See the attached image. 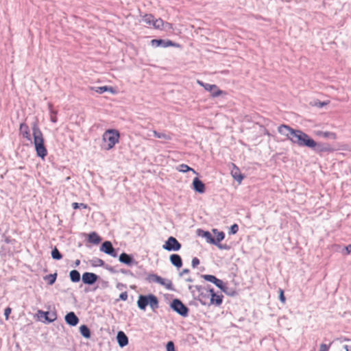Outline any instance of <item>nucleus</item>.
Masks as SVG:
<instances>
[{"mask_svg": "<svg viewBox=\"0 0 351 351\" xmlns=\"http://www.w3.org/2000/svg\"><path fill=\"white\" fill-rule=\"evenodd\" d=\"M201 277L206 281L213 283L216 287L217 285H219L220 279L217 278L214 275L210 274H202Z\"/></svg>", "mask_w": 351, "mask_h": 351, "instance_id": "obj_32", "label": "nucleus"}, {"mask_svg": "<svg viewBox=\"0 0 351 351\" xmlns=\"http://www.w3.org/2000/svg\"><path fill=\"white\" fill-rule=\"evenodd\" d=\"M232 165H234V169L232 170L231 175L235 180L241 183L244 178V176L240 172L239 169L234 164Z\"/></svg>", "mask_w": 351, "mask_h": 351, "instance_id": "obj_28", "label": "nucleus"}, {"mask_svg": "<svg viewBox=\"0 0 351 351\" xmlns=\"http://www.w3.org/2000/svg\"><path fill=\"white\" fill-rule=\"evenodd\" d=\"M177 169L179 171L183 172V173H186V172L191 171L194 173H197L196 171L193 168L189 167L187 165H185V164L179 165L177 167Z\"/></svg>", "mask_w": 351, "mask_h": 351, "instance_id": "obj_37", "label": "nucleus"}, {"mask_svg": "<svg viewBox=\"0 0 351 351\" xmlns=\"http://www.w3.org/2000/svg\"><path fill=\"white\" fill-rule=\"evenodd\" d=\"M99 279V276L93 272H84L82 276V282L87 285H93Z\"/></svg>", "mask_w": 351, "mask_h": 351, "instance_id": "obj_13", "label": "nucleus"}, {"mask_svg": "<svg viewBox=\"0 0 351 351\" xmlns=\"http://www.w3.org/2000/svg\"><path fill=\"white\" fill-rule=\"evenodd\" d=\"M193 189L198 193L202 194L206 191V186L204 183L197 177H195L193 180L192 182Z\"/></svg>", "mask_w": 351, "mask_h": 351, "instance_id": "obj_17", "label": "nucleus"}, {"mask_svg": "<svg viewBox=\"0 0 351 351\" xmlns=\"http://www.w3.org/2000/svg\"><path fill=\"white\" fill-rule=\"evenodd\" d=\"M118 250L115 249L110 241H106L100 246V251L114 258L118 256Z\"/></svg>", "mask_w": 351, "mask_h": 351, "instance_id": "obj_11", "label": "nucleus"}, {"mask_svg": "<svg viewBox=\"0 0 351 351\" xmlns=\"http://www.w3.org/2000/svg\"><path fill=\"white\" fill-rule=\"evenodd\" d=\"M48 109H49V114H50V121L52 123H56L58 121V119L56 117L58 112L53 109V104L51 103H48Z\"/></svg>", "mask_w": 351, "mask_h": 351, "instance_id": "obj_34", "label": "nucleus"}, {"mask_svg": "<svg viewBox=\"0 0 351 351\" xmlns=\"http://www.w3.org/2000/svg\"><path fill=\"white\" fill-rule=\"evenodd\" d=\"M146 280L149 282H154L158 283L160 285H164V281L166 279L162 278V277L158 276L157 274H149L147 275Z\"/></svg>", "mask_w": 351, "mask_h": 351, "instance_id": "obj_27", "label": "nucleus"}, {"mask_svg": "<svg viewBox=\"0 0 351 351\" xmlns=\"http://www.w3.org/2000/svg\"><path fill=\"white\" fill-rule=\"evenodd\" d=\"M223 295L221 293H213L208 303V306L215 305L219 306L223 302Z\"/></svg>", "mask_w": 351, "mask_h": 351, "instance_id": "obj_20", "label": "nucleus"}, {"mask_svg": "<svg viewBox=\"0 0 351 351\" xmlns=\"http://www.w3.org/2000/svg\"><path fill=\"white\" fill-rule=\"evenodd\" d=\"M312 138L306 133L301 130L295 129L293 133L292 136L290 138V141L299 147H304L309 148Z\"/></svg>", "mask_w": 351, "mask_h": 351, "instance_id": "obj_4", "label": "nucleus"}, {"mask_svg": "<svg viewBox=\"0 0 351 351\" xmlns=\"http://www.w3.org/2000/svg\"><path fill=\"white\" fill-rule=\"evenodd\" d=\"M162 286H164L167 289L173 291L174 290V287L173 285V283L171 280L166 279L164 281V285H162Z\"/></svg>", "mask_w": 351, "mask_h": 351, "instance_id": "obj_40", "label": "nucleus"}, {"mask_svg": "<svg viewBox=\"0 0 351 351\" xmlns=\"http://www.w3.org/2000/svg\"><path fill=\"white\" fill-rule=\"evenodd\" d=\"M169 261L171 263L178 269L182 266V259L181 256L178 254H171L169 256Z\"/></svg>", "mask_w": 351, "mask_h": 351, "instance_id": "obj_24", "label": "nucleus"}, {"mask_svg": "<svg viewBox=\"0 0 351 351\" xmlns=\"http://www.w3.org/2000/svg\"><path fill=\"white\" fill-rule=\"evenodd\" d=\"M80 264V261L79 259H77L75 262H74V266L75 267H77L79 266Z\"/></svg>", "mask_w": 351, "mask_h": 351, "instance_id": "obj_60", "label": "nucleus"}, {"mask_svg": "<svg viewBox=\"0 0 351 351\" xmlns=\"http://www.w3.org/2000/svg\"><path fill=\"white\" fill-rule=\"evenodd\" d=\"M143 20L148 25H152L153 22H154V16L153 14H145L143 17Z\"/></svg>", "mask_w": 351, "mask_h": 351, "instance_id": "obj_39", "label": "nucleus"}, {"mask_svg": "<svg viewBox=\"0 0 351 351\" xmlns=\"http://www.w3.org/2000/svg\"><path fill=\"white\" fill-rule=\"evenodd\" d=\"M189 289L191 291L195 300H197L202 305H207L209 301V294L206 291L205 287L202 285H189Z\"/></svg>", "mask_w": 351, "mask_h": 351, "instance_id": "obj_5", "label": "nucleus"}, {"mask_svg": "<svg viewBox=\"0 0 351 351\" xmlns=\"http://www.w3.org/2000/svg\"><path fill=\"white\" fill-rule=\"evenodd\" d=\"M199 260L198 258L197 257H194L193 259H192V261H191V265L193 267V268H195L197 267V265H199Z\"/></svg>", "mask_w": 351, "mask_h": 351, "instance_id": "obj_50", "label": "nucleus"}, {"mask_svg": "<svg viewBox=\"0 0 351 351\" xmlns=\"http://www.w3.org/2000/svg\"><path fill=\"white\" fill-rule=\"evenodd\" d=\"M186 281L189 282H192L193 281V280L191 277H189L186 279Z\"/></svg>", "mask_w": 351, "mask_h": 351, "instance_id": "obj_61", "label": "nucleus"}, {"mask_svg": "<svg viewBox=\"0 0 351 351\" xmlns=\"http://www.w3.org/2000/svg\"><path fill=\"white\" fill-rule=\"evenodd\" d=\"M331 344H332V343H330L329 345H326L325 343H322L319 346V351H328Z\"/></svg>", "mask_w": 351, "mask_h": 351, "instance_id": "obj_49", "label": "nucleus"}, {"mask_svg": "<svg viewBox=\"0 0 351 351\" xmlns=\"http://www.w3.org/2000/svg\"><path fill=\"white\" fill-rule=\"evenodd\" d=\"M197 83L207 91L210 93V95L213 97H217L221 95H226V93L220 90L219 87L216 84H210L208 83H204L202 81L198 80Z\"/></svg>", "mask_w": 351, "mask_h": 351, "instance_id": "obj_9", "label": "nucleus"}, {"mask_svg": "<svg viewBox=\"0 0 351 351\" xmlns=\"http://www.w3.org/2000/svg\"><path fill=\"white\" fill-rule=\"evenodd\" d=\"M181 247V243L172 236L169 237L162 245V248L168 252H178Z\"/></svg>", "mask_w": 351, "mask_h": 351, "instance_id": "obj_10", "label": "nucleus"}, {"mask_svg": "<svg viewBox=\"0 0 351 351\" xmlns=\"http://www.w3.org/2000/svg\"><path fill=\"white\" fill-rule=\"evenodd\" d=\"M278 293H279L278 298H279L280 301L282 304H285L286 302V298L284 294V291L282 289H279Z\"/></svg>", "mask_w": 351, "mask_h": 351, "instance_id": "obj_47", "label": "nucleus"}, {"mask_svg": "<svg viewBox=\"0 0 351 351\" xmlns=\"http://www.w3.org/2000/svg\"><path fill=\"white\" fill-rule=\"evenodd\" d=\"M38 320L45 324H50L53 322L57 319V313L56 311H44L38 310L37 313Z\"/></svg>", "mask_w": 351, "mask_h": 351, "instance_id": "obj_8", "label": "nucleus"}, {"mask_svg": "<svg viewBox=\"0 0 351 351\" xmlns=\"http://www.w3.org/2000/svg\"><path fill=\"white\" fill-rule=\"evenodd\" d=\"M312 143L310 144L309 148L315 153L322 154L324 152H333L335 149L328 143L316 142L312 138Z\"/></svg>", "mask_w": 351, "mask_h": 351, "instance_id": "obj_7", "label": "nucleus"}, {"mask_svg": "<svg viewBox=\"0 0 351 351\" xmlns=\"http://www.w3.org/2000/svg\"><path fill=\"white\" fill-rule=\"evenodd\" d=\"M117 271H118V272H121L123 274L134 276L133 273L130 270H129V269H121L117 270Z\"/></svg>", "mask_w": 351, "mask_h": 351, "instance_id": "obj_48", "label": "nucleus"}, {"mask_svg": "<svg viewBox=\"0 0 351 351\" xmlns=\"http://www.w3.org/2000/svg\"><path fill=\"white\" fill-rule=\"evenodd\" d=\"M170 308L183 317H186L189 315V308L178 298H175L171 300L170 302Z\"/></svg>", "mask_w": 351, "mask_h": 351, "instance_id": "obj_6", "label": "nucleus"}, {"mask_svg": "<svg viewBox=\"0 0 351 351\" xmlns=\"http://www.w3.org/2000/svg\"><path fill=\"white\" fill-rule=\"evenodd\" d=\"M154 136L158 138H164L166 140L170 139V137L168 135H167L166 134L158 132L156 131L154 132Z\"/></svg>", "mask_w": 351, "mask_h": 351, "instance_id": "obj_41", "label": "nucleus"}, {"mask_svg": "<svg viewBox=\"0 0 351 351\" xmlns=\"http://www.w3.org/2000/svg\"><path fill=\"white\" fill-rule=\"evenodd\" d=\"M119 261L120 263L127 266L136 265L138 264V262L134 259L132 254H127L125 252H122L119 256Z\"/></svg>", "mask_w": 351, "mask_h": 351, "instance_id": "obj_14", "label": "nucleus"}, {"mask_svg": "<svg viewBox=\"0 0 351 351\" xmlns=\"http://www.w3.org/2000/svg\"><path fill=\"white\" fill-rule=\"evenodd\" d=\"M238 231H239V226L237 223H234L230 226V228L229 229L228 234H235L237 233Z\"/></svg>", "mask_w": 351, "mask_h": 351, "instance_id": "obj_42", "label": "nucleus"}, {"mask_svg": "<svg viewBox=\"0 0 351 351\" xmlns=\"http://www.w3.org/2000/svg\"><path fill=\"white\" fill-rule=\"evenodd\" d=\"M330 103V101H320L319 100L315 101L314 106H317L319 108H322L325 106H327Z\"/></svg>", "mask_w": 351, "mask_h": 351, "instance_id": "obj_46", "label": "nucleus"}, {"mask_svg": "<svg viewBox=\"0 0 351 351\" xmlns=\"http://www.w3.org/2000/svg\"><path fill=\"white\" fill-rule=\"evenodd\" d=\"M51 258L56 261H60L62 258L63 256L59 250L54 247L51 252Z\"/></svg>", "mask_w": 351, "mask_h": 351, "instance_id": "obj_36", "label": "nucleus"}, {"mask_svg": "<svg viewBox=\"0 0 351 351\" xmlns=\"http://www.w3.org/2000/svg\"><path fill=\"white\" fill-rule=\"evenodd\" d=\"M196 232L197 236L204 238L208 243L215 245V237L209 231L199 228Z\"/></svg>", "mask_w": 351, "mask_h": 351, "instance_id": "obj_18", "label": "nucleus"}, {"mask_svg": "<svg viewBox=\"0 0 351 351\" xmlns=\"http://www.w3.org/2000/svg\"><path fill=\"white\" fill-rule=\"evenodd\" d=\"M167 351H176L175 344L173 341H169L166 344Z\"/></svg>", "mask_w": 351, "mask_h": 351, "instance_id": "obj_45", "label": "nucleus"}, {"mask_svg": "<svg viewBox=\"0 0 351 351\" xmlns=\"http://www.w3.org/2000/svg\"><path fill=\"white\" fill-rule=\"evenodd\" d=\"M119 132L115 129L107 130L102 136L103 143L101 145L104 150H110L119 143Z\"/></svg>", "mask_w": 351, "mask_h": 351, "instance_id": "obj_3", "label": "nucleus"}, {"mask_svg": "<svg viewBox=\"0 0 351 351\" xmlns=\"http://www.w3.org/2000/svg\"><path fill=\"white\" fill-rule=\"evenodd\" d=\"M205 289L206 291H208V293L209 294V297L212 296V294L213 293H216L213 287H210V285H208L206 287H205Z\"/></svg>", "mask_w": 351, "mask_h": 351, "instance_id": "obj_51", "label": "nucleus"}, {"mask_svg": "<svg viewBox=\"0 0 351 351\" xmlns=\"http://www.w3.org/2000/svg\"><path fill=\"white\" fill-rule=\"evenodd\" d=\"M147 306H149L153 311L159 308V300L154 294L139 295L137 300V306L142 311H145Z\"/></svg>", "mask_w": 351, "mask_h": 351, "instance_id": "obj_2", "label": "nucleus"}, {"mask_svg": "<svg viewBox=\"0 0 351 351\" xmlns=\"http://www.w3.org/2000/svg\"><path fill=\"white\" fill-rule=\"evenodd\" d=\"M117 341L120 348L126 346L128 343V337L123 331H119L117 335Z\"/></svg>", "mask_w": 351, "mask_h": 351, "instance_id": "obj_22", "label": "nucleus"}, {"mask_svg": "<svg viewBox=\"0 0 351 351\" xmlns=\"http://www.w3.org/2000/svg\"><path fill=\"white\" fill-rule=\"evenodd\" d=\"M190 272V270L189 269H184L180 273V276H182L184 274H189Z\"/></svg>", "mask_w": 351, "mask_h": 351, "instance_id": "obj_57", "label": "nucleus"}, {"mask_svg": "<svg viewBox=\"0 0 351 351\" xmlns=\"http://www.w3.org/2000/svg\"><path fill=\"white\" fill-rule=\"evenodd\" d=\"M164 28L165 29H172L173 28V25L170 23H168V22H165V25H164Z\"/></svg>", "mask_w": 351, "mask_h": 351, "instance_id": "obj_56", "label": "nucleus"}, {"mask_svg": "<svg viewBox=\"0 0 351 351\" xmlns=\"http://www.w3.org/2000/svg\"><path fill=\"white\" fill-rule=\"evenodd\" d=\"M213 233L216 236L215 237V245H217L225 239V233L223 231H219L216 228L212 229Z\"/></svg>", "mask_w": 351, "mask_h": 351, "instance_id": "obj_29", "label": "nucleus"}, {"mask_svg": "<svg viewBox=\"0 0 351 351\" xmlns=\"http://www.w3.org/2000/svg\"><path fill=\"white\" fill-rule=\"evenodd\" d=\"M19 133L27 141L32 140L29 126L25 122L20 124Z\"/></svg>", "mask_w": 351, "mask_h": 351, "instance_id": "obj_23", "label": "nucleus"}, {"mask_svg": "<svg viewBox=\"0 0 351 351\" xmlns=\"http://www.w3.org/2000/svg\"><path fill=\"white\" fill-rule=\"evenodd\" d=\"M72 207L73 209L76 210L78 208H86L88 206L84 203L73 202L72 204Z\"/></svg>", "mask_w": 351, "mask_h": 351, "instance_id": "obj_43", "label": "nucleus"}, {"mask_svg": "<svg viewBox=\"0 0 351 351\" xmlns=\"http://www.w3.org/2000/svg\"><path fill=\"white\" fill-rule=\"evenodd\" d=\"M215 245L220 250H229L230 249L229 245H228L226 244H221V243H219V244Z\"/></svg>", "mask_w": 351, "mask_h": 351, "instance_id": "obj_53", "label": "nucleus"}, {"mask_svg": "<svg viewBox=\"0 0 351 351\" xmlns=\"http://www.w3.org/2000/svg\"><path fill=\"white\" fill-rule=\"evenodd\" d=\"M89 261H90L91 266H93V267H102L104 269H106V270H108V271H110L111 274L118 273V271L116 269V267H112V266H110V265L105 263V262L103 260H101L99 258L95 257L93 259L90 260Z\"/></svg>", "mask_w": 351, "mask_h": 351, "instance_id": "obj_12", "label": "nucleus"}, {"mask_svg": "<svg viewBox=\"0 0 351 351\" xmlns=\"http://www.w3.org/2000/svg\"><path fill=\"white\" fill-rule=\"evenodd\" d=\"M25 169V167H22V166H21V167H19V169Z\"/></svg>", "mask_w": 351, "mask_h": 351, "instance_id": "obj_63", "label": "nucleus"}, {"mask_svg": "<svg viewBox=\"0 0 351 351\" xmlns=\"http://www.w3.org/2000/svg\"><path fill=\"white\" fill-rule=\"evenodd\" d=\"M107 285H108V282H104L103 286L104 287H107Z\"/></svg>", "mask_w": 351, "mask_h": 351, "instance_id": "obj_62", "label": "nucleus"}, {"mask_svg": "<svg viewBox=\"0 0 351 351\" xmlns=\"http://www.w3.org/2000/svg\"><path fill=\"white\" fill-rule=\"evenodd\" d=\"M343 348L346 350V351H351V346H350L345 345Z\"/></svg>", "mask_w": 351, "mask_h": 351, "instance_id": "obj_59", "label": "nucleus"}, {"mask_svg": "<svg viewBox=\"0 0 351 351\" xmlns=\"http://www.w3.org/2000/svg\"><path fill=\"white\" fill-rule=\"evenodd\" d=\"M120 300H122V301H125L127 300L128 299V293L127 291H124V292H122L120 295H119V298Z\"/></svg>", "mask_w": 351, "mask_h": 351, "instance_id": "obj_52", "label": "nucleus"}, {"mask_svg": "<svg viewBox=\"0 0 351 351\" xmlns=\"http://www.w3.org/2000/svg\"><path fill=\"white\" fill-rule=\"evenodd\" d=\"M58 274L55 272L54 274H50L49 275H46L43 277L45 280L47 281V284L49 285H53L57 279Z\"/></svg>", "mask_w": 351, "mask_h": 351, "instance_id": "obj_35", "label": "nucleus"}, {"mask_svg": "<svg viewBox=\"0 0 351 351\" xmlns=\"http://www.w3.org/2000/svg\"><path fill=\"white\" fill-rule=\"evenodd\" d=\"M12 309L10 307H7L4 311V316L5 319L9 318L10 314L11 313Z\"/></svg>", "mask_w": 351, "mask_h": 351, "instance_id": "obj_54", "label": "nucleus"}, {"mask_svg": "<svg viewBox=\"0 0 351 351\" xmlns=\"http://www.w3.org/2000/svg\"><path fill=\"white\" fill-rule=\"evenodd\" d=\"M314 133L316 136L323 137L324 138L336 139L337 134L332 132H323L322 130H315Z\"/></svg>", "mask_w": 351, "mask_h": 351, "instance_id": "obj_25", "label": "nucleus"}, {"mask_svg": "<svg viewBox=\"0 0 351 351\" xmlns=\"http://www.w3.org/2000/svg\"><path fill=\"white\" fill-rule=\"evenodd\" d=\"M295 130V129H293L289 125L285 124H282L278 128V132L280 134L285 136L287 138L289 141Z\"/></svg>", "mask_w": 351, "mask_h": 351, "instance_id": "obj_16", "label": "nucleus"}, {"mask_svg": "<svg viewBox=\"0 0 351 351\" xmlns=\"http://www.w3.org/2000/svg\"><path fill=\"white\" fill-rule=\"evenodd\" d=\"M3 237L4 238L5 243L8 244L14 245L16 243L15 239H12L9 236H5V234H3Z\"/></svg>", "mask_w": 351, "mask_h": 351, "instance_id": "obj_44", "label": "nucleus"}, {"mask_svg": "<svg viewBox=\"0 0 351 351\" xmlns=\"http://www.w3.org/2000/svg\"><path fill=\"white\" fill-rule=\"evenodd\" d=\"M79 331L81 335L85 339H88L91 337V331L87 325H81L79 328Z\"/></svg>", "mask_w": 351, "mask_h": 351, "instance_id": "obj_30", "label": "nucleus"}, {"mask_svg": "<svg viewBox=\"0 0 351 351\" xmlns=\"http://www.w3.org/2000/svg\"><path fill=\"white\" fill-rule=\"evenodd\" d=\"M164 25H165V22L160 18H159L158 19H154V22L152 23V25L154 27V28L158 29H161L164 27Z\"/></svg>", "mask_w": 351, "mask_h": 351, "instance_id": "obj_38", "label": "nucleus"}, {"mask_svg": "<svg viewBox=\"0 0 351 351\" xmlns=\"http://www.w3.org/2000/svg\"><path fill=\"white\" fill-rule=\"evenodd\" d=\"M87 241L93 245H98L101 241V237L95 232L88 234Z\"/></svg>", "mask_w": 351, "mask_h": 351, "instance_id": "obj_26", "label": "nucleus"}, {"mask_svg": "<svg viewBox=\"0 0 351 351\" xmlns=\"http://www.w3.org/2000/svg\"><path fill=\"white\" fill-rule=\"evenodd\" d=\"M31 128L34 138L33 143L36 155L41 159H45L47 155V149L45 145V138L43 132L39 128L38 119L37 117H35L34 121L31 123Z\"/></svg>", "mask_w": 351, "mask_h": 351, "instance_id": "obj_1", "label": "nucleus"}, {"mask_svg": "<svg viewBox=\"0 0 351 351\" xmlns=\"http://www.w3.org/2000/svg\"><path fill=\"white\" fill-rule=\"evenodd\" d=\"M116 287L119 290H122L123 288H126V285L121 282H118Z\"/></svg>", "mask_w": 351, "mask_h": 351, "instance_id": "obj_55", "label": "nucleus"}, {"mask_svg": "<svg viewBox=\"0 0 351 351\" xmlns=\"http://www.w3.org/2000/svg\"><path fill=\"white\" fill-rule=\"evenodd\" d=\"M219 285H217V287H218L221 291H223L227 295L234 297L238 295L237 291H235L233 289L228 288L221 280L219 281Z\"/></svg>", "mask_w": 351, "mask_h": 351, "instance_id": "obj_21", "label": "nucleus"}, {"mask_svg": "<svg viewBox=\"0 0 351 351\" xmlns=\"http://www.w3.org/2000/svg\"><path fill=\"white\" fill-rule=\"evenodd\" d=\"M69 278L72 282H78L81 279L80 273L76 269H73L69 272Z\"/></svg>", "mask_w": 351, "mask_h": 351, "instance_id": "obj_33", "label": "nucleus"}, {"mask_svg": "<svg viewBox=\"0 0 351 351\" xmlns=\"http://www.w3.org/2000/svg\"><path fill=\"white\" fill-rule=\"evenodd\" d=\"M92 89L95 90L96 93H99V94H102L106 91H109L111 93H116V90H114V88L112 86H99V87H95V88H92Z\"/></svg>", "mask_w": 351, "mask_h": 351, "instance_id": "obj_31", "label": "nucleus"}, {"mask_svg": "<svg viewBox=\"0 0 351 351\" xmlns=\"http://www.w3.org/2000/svg\"><path fill=\"white\" fill-rule=\"evenodd\" d=\"M345 250H346L347 254L351 253V244H349L347 246H346Z\"/></svg>", "mask_w": 351, "mask_h": 351, "instance_id": "obj_58", "label": "nucleus"}, {"mask_svg": "<svg viewBox=\"0 0 351 351\" xmlns=\"http://www.w3.org/2000/svg\"><path fill=\"white\" fill-rule=\"evenodd\" d=\"M65 322L70 326H75L78 324L80 319L75 313L71 311L66 314L64 317Z\"/></svg>", "mask_w": 351, "mask_h": 351, "instance_id": "obj_19", "label": "nucleus"}, {"mask_svg": "<svg viewBox=\"0 0 351 351\" xmlns=\"http://www.w3.org/2000/svg\"><path fill=\"white\" fill-rule=\"evenodd\" d=\"M151 43L153 46H155V47H180V45L178 43H174L171 40L153 39L151 40Z\"/></svg>", "mask_w": 351, "mask_h": 351, "instance_id": "obj_15", "label": "nucleus"}]
</instances>
